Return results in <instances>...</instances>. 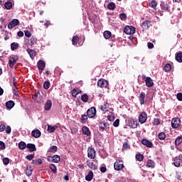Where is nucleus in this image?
I'll use <instances>...</instances> for the list:
<instances>
[{"label":"nucleus","mask_w":182,"mask_h":182,"mask_svg":"<svg viewBox=\"0 0 182 182\" xmlns=\"http://www.w3.org/2000/svg\"><path fill=\"white\" fill-rule=\"evenodd\" d=\"M124 33L126 35H133L136 33V28L133 26H127L124 28Z\"/></svg>","instance_id":"nucleus-1"},{"label":"nucleus","mask_w":182,"mask_h":182,"mask_svg":"<svg viewBox=\"0 0 182 182\" xmlns=\"http://www.w3.org/2000/svg\"><path fill=\"white\" fill-rule=\"evenodd\" d=\"M87 157L93 160L96 157V150L95 148L89 147L87 149Z\"/></svg>","instance_id":"nucleus-2"},{"label":"nucleus","mask_w":182,"mask_h":182,"mask_svg":"<svg viewBox=\"0 0 182 182\" xmlns=\"http://www.w3.org/2000/svg\"><path fill=\"white\" fill-rule=\"evenodd\" d=\"M87 116L90 119H92V117H95L96 116V108L95 107H92L87 111Z\"/></svg>","instance_id":"nucleus-3"},{"label":"nucleus","mask_w":182,"mask_h":182,"mask_svg":"<svg viewBox=\"0 0 182 182\" xmlns=\"http://www.w3.org/2000/svg\"><path fill=\"white\" fill-rule=\"evenodd\" d=\"M139 122L141 124H144L145 122H147V113L142 112L139 115Z\"/></svg>","instance_id":"nucleus-4"},{"label":"nucleus","mask_w":182,"mask_h":182,"mask_svg":"<svg viewBox=\"0 0 182 182\" xmlns=\"http://www.w3.org/2000/svg\"><path fill=\"white\" fill-rule=\"evenodd\" d=\"M161 9L162 11H166V12H170V3L168 1H164L161 3Z\"/></svg>","instance_id":"nucleus-5"},{"label":"nucleus","mask_w":182,"mask_h":182,"mask_svg":"<svg viewBox=\"0 0 182 182\" xmlns=\"http://www.w3.org/2000/svg\"><path fill=\"white\" fill-rule=\"evenodd\" d=\"M97 86L98 87H107V86H109V82L105 79H100L98 80L97 82Z\"/></svg>","instance_id":"nucleus-6"},{"label":"nucleus","mask_w":182,"mask_h":182,"mask_svg":"<svg viewBox=\"0 0 182 182\" xmlns=\"http://www.w3.org/2000/svg\"><path fill=\"white\" fill-rule=\"evenodd\" d=\"M16 60H18V56L17 55H11L9 60V68L12 69L14 68V65L15 63H16Z\"/></svg>","instance_id":"nucleus-7"},{"label":"nucleus","mask_w":182,"mask_h":182,"mask_svg":"<svg viewBox=\"0 0 182 182\" xmlns=\"http://www.w3.org/2000/svg\"><path fill=\"white\" fill-rule=\"evenodd\" d=\"M124 167V165L122 161H117L114 164V170H117V171H120V170H123Z\"/></svg>","instance_id":"nucleus-8"},{"label":"nucleus","mask_w":182,"mask_h":182,"mask_svg":"<svg viewBox=\"0 0 182 182\" xmlns=\"http://www.w3.org/2000/svg\"><path fill=\"white\" fill-rule=\"evenodd\" d=\"M19 25V20L18 19H13L9 24L8 28L9 29H13L15 26H18Z\"/></svg>","instance_id":"nucleus-9"},{"label":"nucleus","mask_w":182,"mask_h":182,"mask_svg":"<svg viewBox=\"0 0 182 182\" xmlns=\"http://www.w3.org/2000/svg\"><path fill=\"white\" fill-rule=\"evenodd\" d=\"M171 126L173 129H177L180 126V119L173 118L171 121Z\"/></svg>","instance_id":"nucleus-10"},{"label":"nucleus","mask_w":182,"mask_h":182,"mask_svg":"<svg viewBox=\"0 0 182 182\" xmlns=\"http://www.w3.org/2000/svg\"><path fill=\"white\" fill-rule=\"evenodd\" d=\"M145 83L147 87H153L154 85V82H153V80L150 77H146V80H145Z\"/></svg>","instance_id":"nucleus-11"},{"label":"nucleus","mask_w":182,"mask_h":182,"mask_svg":"<svg viewBox=\"0 0 182 182\" xmlns=\"http://www.w3.org/2000/svg\"><path fill=\"white\" fill-rule=\"evenodd\" d=\"M141 144L144 146H146V147L151 148L153 147V143L148 139H142L141 140Z\"/></svg>","instance_id":"nucleus-12"},{"label":"nucleus","mask_w":182,"mask_h":182,"mask_svg":"<svg viewBox=\"0 0 182 182\" xmlns=\"http://www.w3.org/2000/svg\"><path fill=\"white\" fill-rule=\"evenodd\" d=\"M44 109L45 110H47V112H48V110H50V109H52V100H47L44 105Z\"/></svg>","instance_id":"nucleus-13"},{"label":"nucleus","mask_w":182,"mask_h":182,"mask_svg":"<svg viewBox=\"0 0 182 182\" xmlns=\"http://www.w3.org/2000/svg\"><path fill=\"white\" fill-rule=\"evenodd\" d=\"M38 65V68L39 69V70H41V72L43 71V70L45 69L46 64L44 63L43 60H39L37 63Z\"/></svg>","instance_id":"nucleus-14"},{"label":"nucleus","mask_w":182,"mask_h":182,"mask_svg":"<svg viewBox=\"0 0 182 182\" xmlns=\"http://www.w3.org/2000/svg\"><path fill=\"white\" fill-rule=\"evenodd\" d=\"M109 125H107V123L106 122H100L99 124L100 130V132H105V130H107V127Z\"/></svg>","instance_id":"nucleus-15"},{"label":"nucleus","mask_w":182,"mask_h":182,"mask_svg":"<svg viewBox=\"0 0 182 182\" xmlns=\"http://www.w3.org/2000/svg\"><path fill=\"white\" fill-rule=\"evenodd\" d=\"M182 155H180L178 158H176L173 162L175 167H180V164L182 163Z\"/></svg>","instance_id":"nucleus-16"},{"label":"nucleus","mask_w":182,"mask_h":182,"mask_svg":"<svg viewBox=\"0 0 182 182\" xmlns=\"http://www.w3.org/2000/svg\"><path fill=\"white\" fill-rule=\"evenodd\" d=\"M41 131H39V129H34L31 132V136L35 137V139H38V137H41Z\"/></svg>","instance_id":"nucleus-17"},{"label":"nucleus","mask_w":182,"mask_h":182,"mask_svg":"<svg viewBox=\"0 0 182 182\" xmlns=\"http://www.w3.org/2000/svg\"><path fill=\"white\" fill-rule=\"evenodd\" d=\"M14 106H15V102L12 100H9L6 102V107L8 110L13 109Z\"/></svg>","instance_id":"nucleus-18"},{"label":"nucleus","mask_w":182,"mask_h":182,"mask_svg":"<svg viewBox=\"0 0 182 182\" xmlns=\"http://www.w3.org/2000/svg\"><path fill=\"white\" fill-rule=\"evenodd\" d=\"M82 132L85 136H90L92 134L90 129H89V127H82Z\"/></svg>","instance_id":"nucleus-19"},{"label":"nucleus","mask_w":182,"mask_h":182,"mask_svg":"<svg viewBox=\"0 0 182 182\" xmlns=\"http://www.w3.org/2000/svg\"><path fill=\"white\" fill-rule=\"evenodd\" d=\"M86 181H92L93 180V171H90L88 174L85 176Z\"/></svg>","instance_id":"nucleus-20"},{"label":"nucleus","mask_w":182,"mask_h":182,"mask_svg":"<svg viewBox=\"0 0 182 182\" xmlns=\"http://www.w3.org/2000/svg\"><path fill=\"white\" fill-rule=\"evenodd\" d=\"M146 166L149 168H154V167H156V164L154 163V161L153 160L149 159V160H148V161L146 163Z\"/></svg>","instance_id":"nucleus-21"},{"label":"nucleus","mask_w":182,"mask_h":182,"mask_svg":"<svg viewBox=\"0 0 182 182\" xmlns=\"http://www.w3.org/2000/svg\"><path fill=\"white\" fill-rule=\"evenodd\" d=\"M142 29H149L150 28V21H145L141 25Z\"/></svg>","instance_id":"nucleus-22"},{"label":"nucleus","mask_w":182,"mask_h":182,"mask_svg":"<svg viewBox=\"0 0 182 182\" xmlns=\"http://www.w3.org/2000/svg\"><path fill=\"white\" fill-rule=\"evenodd\" d=\"M144 99H146V93L145 92H141L139 95L140 105H144Z\"/></svg>","instance_id":"nucleus-23"},{"label":"nucleus","mask_w":182,"mask_h":182,"mask_svg":"<svg viewBox=\"0 0 182 182\" xmlns=\"http://www.w3.org/2000/svg\"><path fill=\"white\" fill-rule=\"evenodd\" d=\"M26 147L29 151H36V146L33 144H28Z\"/></svg>","instance_id":"nucleus-24"},{"label":"nucleus","mask_w":182,"mask_h":182,"mask_svg":"<svg viewBox=\"0 0 182 182\" xmlns=\"http://www.w3.org/2000/svg\"><path fill=\"white\" fill-rule=\"evenodd\" d=\"M175 59L178 63H182V52L176 53Z\"/></svg>","instance_id":"nucleus-25"},{"label":"nucleus","mask_w":182,"mask_h":182,"mask_svg":"<svg viewBox=\"0 0 182 182\" xmlns=\"http://www.w3.org/2000/svg\"><path fill=\"white\" fill-rule=\"evenodd\" d=\"M27 52L31 59H34L35 56H36V53L33 50L28 49Z\"/></svg>","instance_id":"nucleus-26"},{"label":"nucleus","mask_w":182,"mask_h":182,"mask_svg":"<svg viewBox=\"0 0 182 182\" xmlns=\"http://www.w3.org/2000/svg\"><path fill=\"white\" fill-rule=\"evenodd\" d=\"M19 48V43H12L11 44V50H16Z\"/></svg>","instance_id":"nucleus-27"},{"label":"nucleus","mask_w":182,"mask_h":182,"mask_svg":"<svg viewBox=\"0 0 182 182\" xmlns=\"http://www.w3.org/2000/svg\"><path fill=\"white\" fill-rule=\"evenodd\" d=\"M26 174L28 177H31V176H32V167L27 166L26 169Z\"/></svg>","instance_id":"nucleus-28"},{"label":"nucleus","mask_w":182,"mask_h":182,"mask_svg":"<svg viewBox=\"0 0 182 182\" xmlns=\"http://www.w3.org/2000/svg\"><path fill=\"white\" fill-rule=\"evenodd\" d=\"M26 147H27V145L25 142L21 141L18 143V149H20V150H25Z\"/></svg>","instance_id":"nucleus-29"},{"label":"nucleus","mask_w":182,"mask_h":182,"mask_svg":"<svg viewBox=\"0 0 182 182\" xmlns=\"http://www.w3.org/2000/svg\"><path fill=\"white\" fill-rule=\"evenodd\" d=\"M87 166L91 170H97V165L95 164L93 162H90Z\"/></svg>","instance_id":"nucleus-30"},{"label":"nucleus","mask_w":182,"mask_h":182,"mask_svg":"<svg viewBox=\"0 0 182 182\" xmlns=\"http://www.w3.org/2000/svg\"><path fill=\"white\" fill-rule=\"evenodd\" d=\"M49 168H50V170L54 174H56L58 171V168H56V166H55V164H50Z\"/></svg>","instance_id":"nucleus-31"},{"label":"nucleus","mask_w":182,"mask_h":182,"mask_svg":"<svg viewBox=\"0 0 182 182\" xmlns=\"http://www.w3.org/2000/svg\"><path fill=\"white\" fill-rule=\"evenodd\" d=\"M58 129V126L52 127L50 125L48 126V131L49 133H53Z\"/></svg>","instance_id":"nucleus-32"},{"label":"nucleus","mask_w":182,"mask_h":182,"mask_svg":"<svg viewBox=\"0 0 182 182\" xmlns=\"http://www.w3.org/2000/svg\"><path fill=\"white\" fill-rule=\"evenodd\" d=\"M60 161V156L59 155H54L53 156V163H59Z\"/></svg>","instance_id":"nucleus-33"},{"label":"nucleus","mask_w":182,"mask_h":182,"mask_svg":"<svg viewBox=\"0 0 182 182\" xmlns=\"http://www.w3.org/2000/svg\"><path fill=\"white\" fill-rule=\"evenodd\" d=\"M112 36V33L109 31H106L104 32V38L105 39H109V38Z\"/></svg>","instance_id":"nucleus-34"},{"label":"nucleus","mask_w":182,"mask_h":182,"mask_svg":"<svg viewBox=\"0 0 182 182\" xmlns=\"http://www.w3.org/2000/svg\"><path fill=\"white\" fill-rule=\"evenodd\" d=\"M164 70L165 72H170V70H171V65L169 63L166 64L165 67L164 68Z\"/></svg>","instance_id":"nucleus-35"},{"label":"nucleus","mask_w":182,"mask_h":182,"mask_svg":"<svg viewBox=\"0 0 182 182\" xmlns=\"http://www.w3.org/2000/svg\"><path fill=\"white\" fill-rule=\"evenodd\" d=\"M107 8L108 9L113 11V9L116 8V4H114V2L109 3Z\"/></svg>","instance_id":"nucleus-36"},{"label":"nucleus","mask_w":182,"mask_h":182,"mask_svg":"<svg viewBox=\"0 0 182 182\" xmlns=\"http://www.w3.org/2000/svg\"><path fill=\"white\" fill-rule=\"evenodd\" d=\"M108 107H109V103H107V102H105L103 105H101V110H102V112H105V110H106Z\"/></svg>","instance_id":"nucleus-37"},{"label":"nucleus","mask_w":182,"mask_h":182,"mask_svg":"<svg viewBox=\"0 0 182 182\" xmlns=\"http://www.w3.org/2000/svg\"><path fill=\"white\" fill-rule=\"evenodd\" d=\"M77 95H79V89H77V88L73 89L72 91L73 97H76V96H77Z\"/></svg>","instance_id":"nucleus-38"},{"label":"nucleus","mask_w":182,"mask_h":182,"mask_svg":"<svg viewBox=\"0 0 182 182\" xmlns=\"http://www.w3.org/2000/svg\"><path fill=\"white\" fill-rule=\"evenodd\" d=\"M58 150L57 146H53L48 149V153H53Z\"/></svg>","instance_id":"nucleus-39"},{"label":"nucleus","mask_w":182,"mask_h":182,"mask_svg":"<svg viewBox=\"0 0 182 182\" xmlns=\"http://www.w3.org/2000/svg\"><path fill=\"white\" fill-rule=\"evenodd\" d=\"M30 45L31 46H33L34 45H36V42H38V39H36V38L32 37L30 39Z\"/></svg>","instance_id":"nucleus-40"},{"label":"nucleus","mask_w":182,"mask_h":182,"mask_svg":"<svg viewBox=\"0 0 182 182\" xmlns=\"http://www.w3.org/2000/svg\"><path fill=\"white\" fill-rule=\"evenodd\" d=\"M73 45H77V42H79V36H75L72 39Z\"/></svg>","instance_id":"nucleus-41"},{"label":"nucleus","mask_w":182,"mask_h":182,"mask_svg":"<svg viewBox=\"0 0 182 182\" xmlns=\"http://www.w3.org/2000/svg\"><path fill=\"white\" fill-rule=\"evenodd\" d=\"M81 100L82 102H84V103H86V102H87V100H89V96H87V95L84 94L81 96Z\"/></svg>","instance_id":"nucleus-42"},{"label":"nucleus","mask_w":182,"mask_h":182,"mask_svg":"<svg viewBox=\"0 0 182 182\" xmlns=\"http://www.w3.org/2000/svg\"><path fill=\"white\" fill-rule=\"evenodd\" d=\"M136 160H138V161H143L144 156L141 154H137L136 155Z\"/></svg>","instance_id":"nucleus-43"},{"label":"nucleus","mask_w":182,"mask_h":182,"mask_svg":"<svg viewBox=\"0 0 182 182\" xmlns=\"http://www.w3.org/2000/svg\"><path fill=\"white\" fill-rule=\"evenodd\" d=\"M4 6L6 8V9H11V8H12V2L11 1H6L4 4Z\"/></svg>","instance_id":"nucleus-44"},{"label":"nucleus","mask_w":182,"mask_h":182,"mask_svg":"<svg viewBox=\"0 0 182 182\" xmlns=\"http://www.w3.org/2000/svg\"><path fill=\"white\" fill-rule=\"evenodd\" d=\"M181 143H182V136H178L175 141V144L176 146H180Z\"/></svg>","instance_id":"nucleus-45"},{"label":"nucleus","mask_w":182,"mask_h":182,"mask_svg":"<svg viewBox=\"0 0 182 182\" xmlns=\"http://www.w3.org/2000/svg\"><path fill=\"white\" fill-rule=\"evenodd\" d=\"M158 137L159 140H164V139H166V134L164 132H160L158 134Z\"/></svg>","instance_id":"nucleus-46"},{"label":"nucleus","mask_w":182,"mask_h":182,"mask_svg":"<svg viewBox=\"0 0 182 182\" xmlns=\"http://www.w3.org/2000/svg\"><path fill=\"white\" fill-rule=\"evenodd\" d=\"M149 6L151 8H156L157 6V1L153 0L151 2H149Z\"/></svg>","instance_id":"nucleus-47"},{"label":"nucleus","mask_w":182,"mask_h":182,"mask_svg":"<svg viewBox=\"0 0 182 182\" xmlns=\"http://www.w3.org/2000/svg\"><path fill=\"white\" fill-rule=\"evenodd\" d=\"M128 149H130L129 144H127V142L124 143L122 146V151H124V150H128Z\"/></svg>","instance_id":"nucleus-48"},{"label":"nucleus","mask_w":182,"mask_h":182,"mask_svg":"<svg viewBox=\"0 0 182 182\" xmlns=\"http://www.w3.org/2000/svg\"><path fill=\"white\" fill-rule=\"evenodd\" d=\"M50 86V82H49L48 81L44 82V83H43L44 89L48 90V89H49Z\"/></svg>","instance_id":"nucleus-49"},{"label":"nucleus","mask_w":182,"mask_h":182,"mask_svg":"<svg viewBox=\"0 0 182 182\" xmlns=\"http://www.w3.org/2000/svg\"><path fill=\"white\" fill-rule=\"evenodd\" d=\"M32 164H36V165L42 164V159H36V160H33Z\"/></svg>","instance_id":"nucleus-50"},{"label":"nucleus","mask_w":182,"mask_h":182,"mask_svg":"<svg viewBox=\"0 0 182 182\" xmlns=\"http://www.w3.org/2000/svg\"><path fill=\"white\" fill-rule=\"evenodd\" d=\"M3 164H4V166H8L9 164V158H4Z\"/></svg>","instance_id":"nucleus-51"},{"label":"nucleus","mask_w":182,"mask_h":182,"mask_svg":"<svg viewBox=\"0 0 182 182\" xmlns=\"http://www.w3.org/2000/svg\"><path fill=\"white\" fill-rule=\"evenodd\" d=\"M6 146H5V143L2 141H0V150H5Z\"/></svg>","instance_id":"nucleus-52"},{"label":"nucleus","mask_w":182,"mask_h":182,"mask_svg":"<svg viewBox=\"0 0 182 182\" xmlns=\"http://www.w3.org/2000/svg\"><path fill=\"white\" fill-rule=\"evenodd\" d=\"M119 123H120V119H117L114 122L113 126H114V127H119Z\"/></svg>","instance_id":"nucleus-53"},{"label":"nucleus","mask_w":182,"mask_h":182,"mask_svg":"<svg viewBox=\"0 0 182 182\" xmlns=\"http://www.w3.org/2000/svg\"><path fill=\"white\" fill-rule=\"evenodd\" d=\"M131 127H132V129H136L137 127V122L134 121H132Z\"/></svg>","instance_id":"nucleus-54"},{"label":"nucleus","mask_w":182,"mask_h":182,"mask_svg":"<svg viewBox=\"0 0 182 182\" xmlns=\"http://www.w3.org/2000/svg\"><path fill=\"white\" fill-rule=\"evenodd\" d=\"M24 33L25 36H26L27 38H31V36H32V33H31V31H25Z\"/></svg>","instance_id":"nucleus-55"},{"label":"nucleus","mask_w":182,"mask_h":182,"mask_svg":"<svg viewBox=\"0 0 182 182\" xmlns=\"http://www.w3.org/2000/svg\"><path fill=\"white\" fill-rule=\"evenodd\" d=\"M154 124H156V126H159V124H160V119L155 118L154 119Z\"/></svg>","instance_id":"nucleus-56"},{"label":"nucleus","mask_w":182,"mask_h":182,"mask_svg":"<svg viewBox=\"0 0 182 182\" xmlns=\"http://www.w3.org/2000/svg\"><path fill=\"white\" fill-rule=\"evenodd\" d=\"M119 18L120 19H122V21H124V19L127 18V16L126 15V14H119Z\"/></svg>","instance_id":"nucleus-57"},{"label":"nucleus","mask_w":182,"mask_h":182,"mask_svg":"<svg viewBox=\"0 0 182 182\" xmlns=\"http://www.w3.org/2000/svg\"><path fill=\"white\" fill-rule=\"evenodd\" d=\"M82 122H86L87 120V114H84L81 116Z\"/></svg>","instance_id":"nucleus-58"},{"label":"nucleus","mask_w":182,"mask_h":182,"mask_svg":"<svg viewBox=\"0 0 182 182\" xmlns=\"http://www.w3.org/2000/svg\"><path fill=\"white\" fill-rule=\"evenodd\" d=\"M33 157H35V155L33 154H30V155H28L26 156V159L27 160H33Z\"/></svg>","instance_id":"nucleus-59"},{"label":"nucleus","mask_w":182,"mask_h":182,"mask_svg":"<svg viewBox=\"0 0 182 182\" xmlns=\"http://www.w3.org/2000/svg\"><path fill=\"white\" fill-rule=\"evenodd\" d=\"M176 97L178 100H179L180 102H182V94L181 92L177 94Z\"/></svg>","instance_id":"nucleus-60"},{"label":"nucleus","mask_w":182,"mask_h":182,"mask_svg":"<svg viewBox=\"0 0 182 182\" xmlns=\"http://www.w3.org/2000/svg\"><path fill=\"white\" fill-rule=\"evenodd\" d=\"M5 130H6V133H7V134H9V133H11V127H9V126H7L6 127V129H5Z\"/></svg>","instance_id":"nucleus-61"},{"label":"nucleus","mask_w":182,"mask_h":182,"mask_svg":"<svg viewBox=\"0 0 182 182\" xmlns=\"http://www.w3.org/2000/svg\"><path fill=\"white\" fill-rule=\"evenodd\" d=\"M148 48H149V49H153V48H154V44H153V43L149 42Z\"/></svg>","instance_id":"nucleus-62"},{"label":"nucleus","mask_w":182,"mask_h":182,"mask_svg":"<svg viewBox=\"0 0 182 182\" xmlns=\"http://www.w3.org/2000/svg\"><path fill=\"white\" fill-rule=\"evenodd\" d=\"M107 170V169L106 168L105 166H102V167L100 168V171H101V173H106Z\"/></svg>","instance_id":"nucleus-63"},{"label":"nucleus","mask_w":182,"mask_h":182,"mask_svg":"<svg viewBox=\"0 0 182 182\" xmlns=\"http://www.w3.org/2000/svg\"><path fill=\"white\" fill-rule=\"evenodd\" d=\"M5 130V125L0 124V132H4Z\"/></svg>","instance_id":"nucleus-64"}]
</instances>
